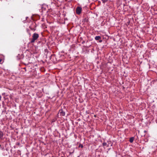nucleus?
Wrapping results in <instances>:
<instances>
[{"instance_id":"obj_1","label":"nucleus","mask_w":157,"mask_h":157,"mask_svg":"<svg viewBox=\"0 0 157 157\" xmlns=\"http://www.w3.org/2000/svg\"><path fill=\"white\" fill-rule=\"evenodd\" d=\"M39 37V34L38 33H34L33 34L32 36V39L29 44H30L34 42L35 40H36Z\"/></svg>"},{"instance_id":"obj_2","label":"nucleus","mask_w":157,"mask_h":157,"mask_svg":"<svg viewBox=\"0 0 157 157\" xmlns=\"http://www.w3.org/2000/svg\"><path fill=\"white\" fill-rule=\"evenodd\" d=\"M66 109H65L64 107V109H61L59 110V113L60 114L61 116H64L65 114V111Z\"/></svg>"},{"instance_id":"obj_3","label":"nucleus","mask_w":157,"mask_h":157,"mask_svg":"<svg viewBox=\"0 0 157 157\" xmlns=\"http://www.w3.org/2000/svg\"><path fill=\"white\" fill-rule=\"evenodd\" d=\"M82 10V8L80 7H77L76 10V12L77 14H80Z\"/></svg>"},{"instance_id":"obj_4","label":"nucleus","mask_w":157,"mask_h":157,"mask_svg":"<svg viewBox=\"0 0 157 157\" xmlns=\"http://www.w3.org/2000/svg\"><path fill=\"white\" fill-rule=\"evenodd\" d=\"M47 6L45 5H44L42 6L41 7V9L43 11L44 10H45L46 9V8L47 7Z\"/></svg>"},{"instance_id":"obj_5","label":"nucleus","mask_w":157,"mask_h":157,"mask_svg":"<svg viewBox=\"0 0 157 157\" xmlns=\"http://www.w3.org/2000/svg\"><path fill=\"white\" fill-rule=\"evenodd\" d=\"M101 39V37L100 36H96L95 37V39L96 40H99Z\"/></svg>"},{"instance_id":"obj_6","label":"nucleus","mask_w":157,"mask_h":157,"mask_svg":"<svg viewBox=\"0 0 157 157\" xmlns=\"http://www.w3.org/2000/svg\"><path fill=\"white\" fill-rule=\"evenodd\" d=\"M134 140V137H131L130 138L129 141L130 143H132L133 142Z\"/></svg>"},{"instance_id":"obj_7","label":"nucleus","mask_w":157,"mask_h":157,"mask_svg":"<svg viewBox=\"0 0 157 157\" xmlns=\"http://www.w3.org/2000/svg\"><path fill=\"white\" fill-rule=\"evenodd\" d=\"M3 133L2 131H0V138L2 139L3 136Z\"/></svg>"},{"instance_id":"obj_8","label":"nucleus","mask_w":157,"mask_h":157,"mask_svg":"<svg viewBox=\"0 0 157 157\" xmlns=\"http://www.w3.org/2000/svg\"><path fill=\"white\" fill-rule=\"evenodd\" d=\"M102 145L103 146H105L107 145V147H109V145H107V144L106 142H103L102 143Z\"/></svg>"},{"instance_id":"obj_9","label":"nucleus","mask_w":157,"mask_h":157,"mask_svg":"<svg viewBox=\"0 0 157 157\" xmlns=\"http://www.w3.org/2000/svg\"><path fill=\"white\" fill-rule=\"evenodd\" d=\"M107 0H101V1L102 2L104 3L107 2Z\"/></svg>"},{"instance_id":"obj_10","label":"nucleus","mask_w":157,"mask_h":157,"mask_svg":"<svg viewBox=\"0 0 157 157\" xmlns=\"http://www.w3.org/2000/svg\"><path fill=\"white\" fill-rule=\"evenodd\" d=\"M0 149L1 150H2L4 149V147L3 146H1V145L0 144Z\"/></svg>"},{"instance_id":"obj_11","label":"nucleus","mask_w":157,"mask_h":157,"mask_svg":"<svg viewBox=\"0 0 157 157\" xmlns=\"http://www.w3.org/2000/svg\"><path fill=\"white\" fill-rule=\"evenodd\" d=\"M29 28L31 29L32 30H33V31H34L36 30V29L34 28H31V27H29Z\"/></svg>"},{"instance_id":"obj_12","label":"nucleus","mask_w":157,"mask_h":157,"mask_svg":"<svg viewBox=\"0 0 157 157\" xmlns=\"http://www.w3.org/2000/svg\"><path fill=\"white\" fill-rule=\"evenodd\" d=\"M79 147H81V148H82L83 147V146L82 144H80L79 146Z\"/></svg>"},{"instance_id":"obj_13","label":"nucleus","mask_w":157,"mask_h":157,"mask_svg":"<svg viewBox=\"0 0 157 157\" xmlns=\"http://www.w3.org/2000/svg\"><path fill=\"white\" fill-rule=\"evenodd\" d=\"M83 20L84 21H88V19L86 18H84Z\"/></svg>"},{"instance_id":"obj_14","label":"nucleus","mask_w":157,"mask_h":157,"mask_svg":"<svg viewBox=\"0 0 157 157\" xmlns=\"http://www.w3.org/2000/svg\"><path fill=\"white\" fill-rule=\"evenodd\" d=\"M147 132V131L146 130H144V133H146V132Z\"/></svg>"},{"instance_id":"obj_15","label":"nucleus","mask_w":157,"mask_h":157,"mask_svg":"<svg viewBox=\"0 0 157 157\" xmlns=\"http://www.w3.org/2000/svg\"><path fill=\"white\" fill-rule=\"evenodd\" d=\"M2 61V59H0V63H1V62Z\"/></svg>"},{"instance_id":"obj_16","label":"nucleus","mask_w":157,"mask_h":157,"mask_svg":"<svg viewBox=\"0 0 157 157\" xmlns=\"http://www.w3.org/2000/svg\"><path fill=\"white\" fill-rule=\"evenodd\" d=\"M102 40H99V42H102Z\"/></svg>"},{"instance_id":"obj_17","label":"nucleus","mask_w":157,"mask_h":157,"mask_svg":"<svg viewBox=\"0 0 157 157\" xmlns=\"http://www.w3.org/2000/svg\"><path fill=\"white\" fill-rule=\"evenodd\" d=\"M1 98H2V97H1V96L0 95V101L1 100Z\"/></svg>"},{"instance_id":"obj_18","label":"nucleus","mask_w":157,"mask_h":157,"mask_svg":"<svg viewBox=\"0 0 157 157\" xmlns=\"http://www.w3.org/2000/svg\"><path fill=\"white\" fill-rule=\"evenodd\" d=\"M33 48H35V46H34V45H33Z\"/></svg>"},{"instance_id":"obj_19","label":"nucleus","mask_w":157,"mask_h":157,"mask_svg":"<svg viewBox=\"0 0 157 157\" xmlns=\"http://www.w3.org/2000/svg\"><path fill=\"white\" fill-rule=\"evenodd\" d=\"M31 49V51H33L34 52V51L33 49Z\"/></svg>"},{"instance_id":"obj_20","label":"nucleus","mask_w":157,"mask_h":157,"mask_svg":"<svg viewBox=\"0 0 157 157\" xmlns=\"http://www.w3.org/2000/svg\"><path fill=\"white\" fill-rule=\"evenodd\" d=\"M85 42V41H83L82 42V44H83V43H84Z\"/></svg>"},{"instance_id":"obj_21","label":"nucleus","mask_w":157,"mask_h":157,"mask_svg":"<svg viewBox=\"0 0 157 157\" xmlns=\"http://www.w3.org/2000/svg\"><path fill=\"white\" fill-rule=\"evenodd\" d=\"M10 98H11L12 97H11V96H10Z\"/></svg>"},{"instance_id":"obj_22","label":"nucleus","mask_w":157,"mask_h":157,"mask_svg":"<svg viewBox=\"0 0 157 157\" xmlns=\"http://www.w3.org/2000/svg\"><path fill=\"white\" fill-rule=\"evenodd\" d=\"M4 94H5V93H3V94H2V95H4Z\"/></svg>"},{"instance_id":"obj_23","label":"nucleus","mask_w":157,"mask_h":157,"mask_svg":"<svg viewBox=\"0 0 157 157\" xmlns=\"http://www.w3.org/2000/svg\"><path fill=\"white\" fill-rule=\"evenodd\" d=\"M24 69H26V68L25 67V68H24Z\"/></svg>"}]
</instances>
